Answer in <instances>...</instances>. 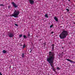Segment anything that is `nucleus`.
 Returning <instances> with one entry per match:
<instances>
[{"mask_svg":"<svg viewBox=\"0 0 75 75\" xmlns=\"http://www.w3.org/2000/svg\"><path fill=\"white\" fill-rule=\"evenodd\" d=\"M49 57L47 58V61L49 63H50V65L52 68V69L53 71L55 72L56 69H55L54 66V53L53 52H52L51 51H50L49 53Z\"/></svg>","mask_w":75,"mask_h":75,"instance_id":"obj_1","label":"nucleus"},{"mask_svg":"<svg viewBox=\"0 0 75 75\" xmlns=\"http://www.w3.org/2000/svg\"><path fill=\"white\" fill-rule=\"evenodd\" d=\"M68 32L67 31L64 30L62 31L61 34L59 35V37L60 39H63L65 38H66L67 35H68Z\"/></svg>","mask_w":75,"mask_h":75,"instance_id":"obj_2","label":"nucleus"},{"mask_svg":"<svg viewBox=\"0 0 75 75\" xmlns=\"http://www.w3.org/2000/svg\"><path fill=\"white\" fill-rule=\"evenodd\" d=\"M19 14V11L18 10H15L13 14L11 15V17H14L15 18H17Z\"/></svg>","mask_w":75,"mask_h":75,"instance_id":"obj_3","label":"nucleus"},{"mask_svg":"<svg viewBox=\"0 0 75 75\" xmlns=\"http://www.w3.org/2000/svg\"><path fill=\"white\" fill-rule=\"evenodd\" d=\"M8 35L10 38H13V34L11 33H9Z\"/></svg>","mask_w":75,"mask_h":75,"instance_id":"obj_4","label":"nucleus"},{"mask_svg":"<svg viewBox=\"0 0 75 75\" xmlns=\"http://www.w3.org/2000/svg\"><path fill=\"white\" fill-rule=\"evenodd\" d=\"M11 4H13V6L15 8L18 7V5L16 4L15 3H14V2H12Z\"/></svg>","mask_w":75,"mask_h":75,"instance_id":"obj_5","label":"nucleus"},{"mask_svg":"<svg viewBox=\"0 0 75 75\" xmlns=\"http://www.w3.org/2000/svg\"><path fill=\"white\" fill-rule=\"evenodd\" d=\"M29 3H30V4H34V0H29Z\"/></svg>","mask_w":75,"mask_h":75,"instance_id":"obj_6","label":"nucleus"},{"mask_svg":"<svg viewBox=\"0 0 75 75\" xmlns=\"http://www.w3.org/2000/svg\"><path fill=\"white\" fill-rule=\"evenodd\" d=\"M66 60L68 61L69 62H70L72 63H75V62H73V61H72V60H70L69 59H67Z\"/></svg>","mask_w":75,"mask_h":75,"instance_id":"obj_7","label":"nucleus"},{"mask_svg":"<svg viewBox=\"0 0 75 75\" xmlns=\"http://www.w3.org/2000/svg\"><path fill=\"white\" fill-rule=\"evenodd\" d=\"M52 50L53 51L54 50V45L52 44Z\"/></svg>","mask_w":75,"mask_h":75,"instance_id":"obj_8","label":"nucleus"},{"mask_svg":"<svg viewBox=\"0 0 75 75\" xmlns=\"http://www.w3.org/2000/svg\"><path fill=\"white\" fill-rule=\"evenodd\" d=\"M54 20H55V21H56V22L58 21V18L57 17H55V16L54 17Z\"/></svg>","mask_w":75,"mask_h":75,"instance_id":"obj_9","label":"nucleus"},{"mask_svg":"<svg viewBox=\"0 0 75 75\" xmlns=\"http://www.w3.org/2000/svg\"><path fill=\"white\" fill-rule=\"evenodd\" d=\"M45 17L46 18H48V15H47V14H46L45 15Z\"/></svg>","mask_w":75,"mask_h":75,"instance_id":"obj_10","label":"nucleus"},{"mask_svg":"<svg viewBox=\"0 0 75 75\" xmlns=\"http://www.w3.org/2000/svg\"><path fill=\"white\" fill-rule=\"evenodd\" d=\"M22 58H23L25 57V56H24V53H22Z\"/></svg>","mask_w":75,"mask_h":75,"instance_id":"obj_11","label":"nucleus"},{"mask_svg":"<svg viewBox=\"0 0 75 75\" xmlns=\"http://www.w3.org/2000/svg\"><path fill=\"white\" fill-rule=\"evenodd\" d=\"M3 53H6V51L5 50H3Z\"/></svg>","mask_w":75,"mask_h":75,"instance_id":"obj_12","label":"nucleus"},{"mask_svg":"<svg viewBox=\"0 0 75 75\" xmlns=\"http://www.w3.org/2000/svg\"><path fill=\"white\" fill-rule=\"evenodd\" d=\"M23 37H24V38H25V39L27 38V37L25 35H23Z\"/></svg>","mask_w":75,"mask_h":75,"instance_id":"obj_13","label":"nucleus"},{"mask_svg":"<svg viewBox=\"0 0 75 75\" xmlns=\"http://www.w3.org/2000/svg\"><path fill=\"white\" fill-rule=\"evenodd\" d=\"M26 45H23V48H24L25 47Z\"/></svg>","mask_w":75,"mask_h":75,"instance_id":"obj_14","label":"nucleus"},{"mask_svg":"<svg viewBox=\"0 0 75 75\" xmlns=\"http://www.w3.org/2000/svg\"><path fill=\"white\" fill-rule=\"evenodd\" d=\"M46 44V42H45V43H44L43 44V45H44L43 46L45 47Z\"/></svg>","mask_w":75,"mask_h":75,"instance_id":"obj_15","label":"nucleus"},{"mask_svg":"<svg viewBox=\"0 0 75 75\" xmlns=\"http://www.w3.org/2000/svg\"><path fill=\"white\" fill-rule=\"evenodd\" d=\"M22 34H20L19 35V37L20 38H21L22 37Z\"/></svg>","mask_w":75,"mask_h":75,"instance_id":"obj_16","label":"nucleus"},{"mask_svg":"<svg viewBox=\"0 0 75 75\" xmlns=\"http://www.w3.org/2000/svg\"><path fill=\"white\" fill-rule=\"evenodd\" d=\"M53 27V25H51L50 26V28H51Z\"/></svg>","mask_w":75,"mask_h":75,"instance_id":"obj_17","label":"nucleus"},{"mask_svg":"<svg viewBox=\"0 0 75 75\" xmlns=\"http://www.w3.org/2000/svg\"><path fill=\"white\" fill-rule=\"evenodd\" d=\"M66 10L68 12L69 11V9L68 8L66 9Z\"/></svg>","mask_w":75,"mask_h":75,"instance_id":"obj_18","label":"nucleus"},{"mask_svg":"<svg viewBox=\"0 0 75 75\" xmlns=\"http://www.w3.org/2000/svg\"><path fill=\"white\" fill-rule=\"evenodd\" d=\"M30 36V33H28V37H29Z\"/></svg>","mask_w":75,"mask_h":75,"instance_id":"obj_19","label":"nucleus"},{"mask_svg":"<svg viewBox=\"0 0 75 75\" xmlns=\"http://www.w3.org/2000/svg\"><path fill=\"white\" fill-rule=\"evenodd\" d=\"M0 6H4V5H3V4H0Z\"/></svg>","mask_w":75,"mask_h":75,"instance_id":"obj_20","label":"nucleus"},{"mask_svg":"<svg viewBox=\"0 0 75 75\" xmlns=\"http://www.w3.org/2000/svg\"><path fill=\"white\" fill-rule=\"evenodd\" d=\"M11 8V6H8V9H10Z\"/></svg>","mask_w":75,"mask_h":75,"instance_id":"obj_21","label":"nucleus"},{"mask_svg":"<svg viewBox=\"0 0 75 75\" xmlns=\"http://www.w3.org/2000/svg\"><path fill=\"white\" fill-rule=\"evenodd\" d=\"M15 25L17 26H18V25L17 24H15Z\"/></svg>","mask_w":75,"mask_h":75,"instance_id":"obj_22","label":"nucleus"},{"mask_svg":"<svg viewBox=\"0 0 75 75\" xmlns=\"http://www.w3.org/2000/svg\"><path fill=\"white\" fill-rule=\"evenodd\" d=\"M30 53H31V52L32 51V50L31 49V48L30 49Z\"/></svg>","mask_w":75,"mask_h":75,"instance_id":"obj_23","label":"nucleus"},{"mask_svg":"<svg viewBox=\"0 0 75 75\" xmlns=\"http://www.w3.org/2000/svg\"><path fill=\"white\" fill-rule=\"evenodd\" d=\"M59 69V67H57V69Z\"/></svg>","mask_w":75,"mask_h":75,"instance_id":"obj_24","label":"nucleus"},{"mask_svg":"<svg viewBox=\"0 0 75 75\" xmlns=\"http://www.w3.org/2000/svg\"><path fill=\"white\" fill-rule=\"evenodd\" d=\"M0 75H2V74H1V73L0 72Z\"/></svg>","mask_w":75,"mask_h":75,"instance_id":"obj_25","label":"nucleus"},{"mask_svg":"<svg viewBox=\"0 0 75 75\" xmlns=\"http://www.w3.org/2000/svg\"><path fill=\"white\" fill-rule=\"evenodd\" d=\"M53 33H54V32H52V33H51L52 34Z\"/></svg>","mask_w":75,"mask_h":75,"instance_id":"obj_26","label":"nucleus"},{"mask_svg":"<svg viewBox=\"0 0 75 75\" xmlns=\"http://www.w3.org/2000/svg\"><path fill=\"white\" fill-rule=\"evenodd\" d=\"M68 0V1H70V0Z\"/></svg>","mask_w":75,"mask_h":75,"instance_id":"obj_27","label":"nucleus"},{"mask_svg":"<svg viewBox=\"0 0 75 75\" xmlns=\"http://www.w3.org/2000/svg\"><path fill=\"white\" fill-rule=\"evenodd\" d=\"M10 69L11 68V66H10V68H9Z\"/></svg>","mask_w":75,"mask_h":75,"instance_id":"obj_28","label":"nucleus"},{"mask_svg":"<svg viewBox=\"0 0 75 75\" xmlns=\"http://www.w3.org/2000/svg\"><path fill=\"white\" fill-rule=\"evenodd\" d=\"M74 41L75 42V40H74Z\"/></svg>","mask_w":75,"mask_h":75,"instance_id":"obj_29","label":"nucleus"},{"mask_svg":"<svg viewBox=\"0 0 75 75\" xmlns=\"http://www.w3.org/2000/svg\"><path fill=\"white\" fill-rule=\"evenodd\" d=\"M40 40H41V39Z\"/></svg>","mask_w":75,"mask_h":75,"instance_id":"obj_30","label":"nucleus"}]
</instances>
